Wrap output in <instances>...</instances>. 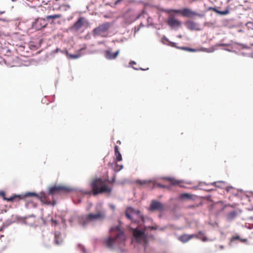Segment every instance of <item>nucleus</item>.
Masks as SVG:
<instances>
[{
    "mask_svg": "<svg viewBox=\"0 0 253 253\" xmlns=\"http://www.w3.org/2000/svg\"><path fill=\"white\" fill-rule=\"evenodd\" d=\"M105 217V212L104 211H100L95 213H89L79 217L80 224L85 227L89 222L97 220H102Z\"/></svg>",
    "mask_w": 253,
    "mask_h": 253,
    "instance_id": "7ed1b4c3",
    "label": "nucleus"
},
{
    "mask_svg": "<svg viewBox=\"0 0 253 253\" xmlns=\"http://www.w3.org/2000/svg\"><path fill=\"white\" fill-rule=\"evenodd\" d=\"M110 232L112 233L115 232L116 237L114 238L109 237L104 240V243L108 248L112 249L115 245L118 246L124 245L126 236L124 231L120 229L119 226L112 227L110 229Z\"/></svg>",
    "mask_w": 253,
    "mask_h": 253,
    "instance_id": "f03ea898",
    "label": "nucleus"
},
{
    "mask_svg": "<svg viewBox=\"0 0 253 253\" xmlns=\"http://www.w3.org/2000/svg\"><path fill=\"white\" fill-rule=\"evenodd\" d=\"M125 214L127 218L134 222L144 221V217L140 214V211H135L131 208H128L126 209Z\"/></svg>",
    "mask_w": 253,
    "mask_h": 253,
    "instance_id": "423d86ee",
    "label": "nucleus"
},
{
    "mask_svg": "<svg viewBox=\"0 0 253 253\" xmlns=\"http://www.w3.org/2000/svg\"><path fill=\"white\" fill-rule=\"evenodd\" d=\"M158 186H159V187H166L165 186L162 185H161V184H158Z\"/></svg>",
    "mask_w": 253,
    "mask_h": 253,
    "instance_id": "c9c22d12",
    "label": "nucleus"
},
{
    "mask_svg": "<svg viewBox=\"0 0 253 253\" xmlns=\"http://www.w3.org/2000/svg\"><path fill=\"white\" fill-rule=\"evenodd\" d=\"M169 14L167 19V25L171 29L177 30L181 27L182 22L177 19L176 16L173 14V12H167Z\"/></svg>",
    "mask_w": 253,
    "mask_h": 253,
    "instance_id": "39448f33",
    "label": "nucleus"
},
{
    "mask_svg": "<svg viewBox=\"0 0 253 253\" xmlns=\"http://www.w3.org/2000/svg\"><path fill=\"white\" fill-rule=\"evenodd\" d=\"M225 191L227 193V196H228L230 198L231 195H235L237 194V191L236 189L235 188L232 187V186H228L225 188Z\"/></svg>",
    "mask_w": 253,
    "mask_h": 253,
    "instance_id": "aec40b11",
    "label": "nucleus"
},
{
    "mask_svg": "<svg viewBox=\"0 0 253 253\" xmlns=\"http://www.w3.org/2000/svg\"><path fill=\"white\" fill-rule=\"evenodd\" d=\"M114 150H115V155L117 161H121L122 160V157L121 154L120 153L118 146L117 145H115L114 147Z\"/></svg>",
    "mask_w": 253,
    "mask_h": 253,
    "instance_id": "412c9836",
    "label": "nucleus"
},
{
    "mask_svg": "<svg viewBox=\"0 0 253 253\" xmlns=\"http://www.w3.org/2000/svg\"><path fill=\"white\" fill-rule=\"evenodd\" d=\"M135 64H136V63H135L134 61H131V62H130V65Z\"/></svg>",
    "mask_w": 253,
    "mask_h": 253,
    "instance_id": "f704fd0d",
    "label": "nucleus"
},
{
    "mask_svg": "<svg viewBox=\"0 0 253 253\" xmlns=\"http://www.w3.org/2000/svg\"><path fill=\"white\" fill-rule=\"evenodd\" d=\"M151 229H152V230H156V227H153V226H152V227H151Z\"/></svg>",
    "mask_w": 253,
    "mask_h": 253,
    "instance_id": "4c0bfd02",
    "label": "nucleus"
},
{
    "mask_svg": "<svg viewBox=\"0 0 253 253\" xmlns=\"http://www.w3.org/2000/svg\"><path fill=\"white\" fill-rule=\"evenodd\" d=\"M166 208L161 202L155 200L152 201L149 210L150 211H157L160 212H163L165 211Z\"/></svg>",
    "mask_w": 253,
    "mask_h": 253,
    "instance_id": "6e6552de",
    "label": "nucleus"
},
{
    "mask_svg": "<svg viewBox=\"0 0 253 253\" xmlns=\"http://www.w3.org/2000/svg\"><path fill=\"white\" fill-rule=\"evenodd\" d=\"M120 53V50H118L115 52H112L110 50H107L105 51V56L108 60H113L116 58Z\"/></svg>",
    "mask_w": 253,
    "mask_h": 253,
    "instance_id": "dca6fc26",
    "label": "nucleus"
},
{
    "mask_svg": "<svg viewBox=\"0 0 253 253\" xmlns=\"http://www.w3.org/2000/svg\"><path fill=\"white\" fill-rule=\"evenodd\" d=\"M196 236L195 234H183L179 237V240L183 243H186Z\"/></svg>",
    "mask_w": 253,
    "mask_h": 253,
    "instance_id": "6ab92c4d",
    "label": "nucleus"
},
{
    "mask_svg": "<svg viewBox=\"0 0 253 253\" xmlns=\"http://www.w3.org/2000/svg\"><path fill=\"white\" fill-rule=\"evenodd\" d=\"M195 235L196 236H195L194 238H197L199 239H201L204 242L207 241L208 240L207 238L205 236L204 234L202 231H200L199 232L198 234Z\"/></svg>",
    "mask_w": 253,
    "mask_h": 253,
    "instance_id": "4be33fe9",
    "label": "nucleus"
},
{
    "mask_svg": "<svg viewBox=\"0 0 253 253\" xmlns=\"http://www.w3.org/2000/svg\"><path fill=\"white\" fill-rule=\"evenodd\" d=\"M12 1H15L16 0H11Z\"/></svg>",
    "mask_w": 253,
    "mask_h": 253,
    "instance_id": "79ce46f5",
    "label": "nucleus"
},
{
    "mask_svg": "<svg viewBox=\"0 0 253 253\" xmlns=\"http://www.w3.org/2000/svg\"><path fill=\"white\" fill-rule=\"evenodd\" d=\"M167 12H174L180 14L183 16H189L194 14V12L189 8H185L183 9H169L166 11Z\"/></svg>",
    "mask_w": 253,
    "mask_h": 253,
    "instance_id": "1a4fd4ad",
    "label": "nucleus"
},
{
    "mask_svg": "<svg viewBox=\"0 0 253 253\" xmlns=\"http://www.w3.org/2000/svg\"><path fill=\"white\" fill-rule=\"evenodd\" d=\"M63 239L62 238L61 233L58 231L55 232L54 233V243L56 245H59L62 243Z\"/></svg>",
    "mask_w": 253,
    "mask_h": 253,
    "instance_id": "a211bd4d",
    "label": "nucleus"
},
{
    "mask_svg": "<svg viewBox=\"0 0 253 253\" xmlns=\"http://www.w3.org/2000/svg\"><path fill=\"white\" fill-rule=\"evenodd\" d=\"M123 168V165H119L116 164V166L114 169L116 171H119L121 170Z\"/></svg>",
    "mask_w": 253,
    "mask_h": 253,
    "instance_id": "c756f323",
    "label": "nucleus"
},
{
    "mask_svg": "<svg viewBox=\"0 0 253 253\" xmlns=\"http://www.w3.org/2000/svg\"><path fill=\"white\" fill-rule=\"evenodd\" d=\"M111 27V24L109 22L104 23L94 28L92 33L94 36H99L102 37H107L108 29Z\"/></svg>",
    "mask_w": 253,
    "mask_h": 253,
    "instance_id": "0eeeda50",
    "label": "nucleus"
},
{
    "mask_svg": "<svg viewBox=\"0 0 253 253\" xmlns=\"http://www.w3.org/2000/svg\"><path fill=\"white\" fill-rule=\"evenodd\" d=\"M248 30H253V22H248L246 24Z\"/></svg>",
    "mask_w": 253,
    "mask_h": 253,
    "instance_id": "cd10ccee",
    "label": "nucleus"
},
{
    "mask_svg": "<svg viewBox=\"0 0 253 253\" xmlns=\"http://www.w3.org/2000/svg\"><path fill=\"white\" fill-rule=\"evenodd\" d=\"M0 196H1L3 200H6L8 202H12L18 198L19 199H23V195H14L9 198H7L5 197V192L2 191H0Z\"/></svg>",
    "mask_w": 253,
    "mask_h": 253,
    "instance_id": "2eb2a0df",
    "label": "nucleus"
},
{
    "mask_svg": "<svg viewBox=\"0 0 253 253\" xmlns=\"http://www.w3.org/2000/svg\"><path fill=\"white\" fill-rule=\"evenodd\" d=\"M229 13V11L228 10L222 11V15H226Z\"/></svg>",
    "mask_w": 253,
    "mask_h": 253,
    "instance_id": "2f4dec72",
    "label": "nucleus"
},
{
    "mask_svg": "<svg viewBox=\"0 0 253 253\" xmlns=\"http://www.w3.org/2000/svg\"><path fill=\"white\" fill-rule=\"evenodd\" d=\"M178 37L181 38L182 37V36L181 35H179V36H178Z\"/></svg>",
    "mask_w": 253,
    "mask_h": 253,
    "instance_id": "a19ab883",
    "label": "nucleus"
},
{
    "mask_svg": "<svg viewBox=\"0 0 253 253\" xmlns=\"http://www.w3.org/2000/svg\"><path fill=\"white\" fill-rule=\"evenodd\" d=\"M175 44H176V43H174V42H171V44H170L171 46H173V47H177L176 46Z\"/></svg>",
    "mask_w": 253,
    "mask_h": 253,
    "instance_id": "72a5a7b5",
    "label": "nucleus"
},
{
    "mask_svg": "<svg viewBox=\"0 0 253 253\" xmlns=\"http://www.w3.org/2000/svg\"><path fill=\"white\" fill-rule=\"evenodd\" d=\"M84 25V18L80 17L78 20L70 27V30L74 31H78Z\"/></svg>",
    "mask_w": 253,
    "mask_h": 253,
    "instance_id": "4468645a",
    "label": "nucleus"
},
{
    "mask_svg": "<svg viewBox=\"0 0 253 253\" xmlns=\"http://www.w3.org/2000/svg\"><path fill=\"white\" fill-rule=\"evenodd\" d=\"M115 181L116 175H114L110 180H109L108 175L103 178L99 177L94 179L90 183L93 195L95 196L101 193L110 194L112 191V188L106 183L112 185Z\"/></svg>",
    "mask_w": 253,
    "mask_h": 253,
    "instance_id": "f257e3e1",
    "label": "nucleus"
},
{
    "mask_svg": "<svg viewBox=\"0 0 253 253\" xmlns=\"http://www.w3.org/2000/svg\"><path fill=\"white\" fill-rule=\"evenodd\" d=\"M180 197L181 199H190L192 198V195L188 193H183L180 195Z\"/></svg>",
    "mask_w": 253,
    "mask_h": 253,
    "instance_id": "a878e982",
    "label": "nucleus"
},
{
    "mask_svg": "<svg viewBox=\"0 0 253 253\" xmlns=\"http://www.w3.org/2000/svg\"><path fill=\"white\" fill-rule=\"evenodd\" d=\"M241 212V211L240 210H236L229 212L226 215V218L228 220H231L236 217Z\"/></svg>",
    "mask_w": 253,
    "mask_h": 253,
    "instance_id": "f3484780",
    "label": "nucleus"
},
{
    "mask_svg": "<svg viewBox=\"0 0 253 253\" xmlns=\"http://www.w3.org/2000/svg\"><path fill=\"white\" fill-rule=\"evenodd\" d=\"M62 17V15L60 14H54V15H47L46 17V19L47 20H49L50 19H55L57 18H60Z\"/></svg>",
    "mask_w": 253,
    "mask_h": 253,
    "instance_id": "5701e85b",
    "label": "nucleus"
},
{
    "mask_svg": "<svg viewBox=\"0 0 253 253\" xmlns=\"http://www.w3.org/2000/svg\"><path fill=\"white\" fill-rule=\"evenodd\" d=\"M124 0H117L115 1V5H117L118 4V3H119L120 2H121V1H123Z\"/></svg>",
    "mask_w": 253,
    "mask_h": 253,
    "instance_id": "473e14b6",
    "label": "nucleus"
},
{
    "mask_svg": "<svg viewBox=\"0 0 253 253\" xmlns=\"http://www.w3.org/2000/svg\"><path fill=\"white\" fill-rule=\"evenodd\" d=\"M196 207V206H194V205L189 206V207H190V208H195V207Z\"/></svg>",
    "mask_w": 253,
    "mask_h": 253,
    "instance_id": "58836bf2",
    "label": "nucleus"
},
{
    "mask_svg": "<svg viewBox=\"0 0 253 253\" xmlns=\"http://www.w3.org/2000/svg\"><path fill=\"white\" fill-rule=\"evenodd\" d=\"M47 23L45 19L42 18H37L35 22L33 24L32 27L36 30H41L45 28Z\"/></svg>",
    "mask_w": 253,
    "mask_h": 253,
    "instance_id": "9d476101",
    "label": "nucleus"
},
{
    "mask_svg": "<svg viewBox=\"0 0 253 253\" xmlns=\"http://www.w3.org/2000/svg\"><path fill=\"white\" fill-rule=\"evenodd\" d=\"M51 224L52 225L56 226V225H58L59 223V222L57 220H54L52 218L51 219Z\"/></svg>",
    "mask_w": 253,
    "mask_h": 253,
    "instance_id": "7c9ffc66",
    "label": "nucleus"
},
{
    "mask_svg": "<svg viewBox=\"0 0 253 253\" xmlns=\"http://www.w3.org/2000/svg\"><path fill=\"white\" fill-rule=\"evenodd\" d=\"M152 181L150 180H136L135 182L137 184H139L141 185H147L149 183H150Z\"/></svg>",
    "mask_w": 253,
    "mask_h": 253,
    "instance_id": "b1692460",
    "label": "nucleus"
},
{
    "mask_svg": "<svg viewBox=\"0 0 253 253\" xmlns=\"http://www.w3.org/2000/svg\"><path fill=\"white\" fill-rule=\"evenodd\" d=\"M167 179L171 183L172 185H175L179 184V182L177 180L171 178H167Z\"/></svg>",
    "mask_w": 253,
    "mask_h": 253,
    "instance_id": "bb28decb",
    "label": "nucleus"
},
{
    "mask_svg": "<svg viewBox=\"0 0 253 253\" xmlns=\"http://www.w3.org/2000/svg\"><path fill=\"white\" fill-rule=\"evenodd\" d=\"M117 143L120 145L121 144V142L120 140H118L117 141Z\"/></svg>",
    "mask_w": 253,
    "mask_h": 253,
    "instance_id": "e433bc0d",
    "label": "nucleus"
},
{
    "mask_svg": "<svg viewBox=\"0 0 253 253\" xmlns=\"http://www.w3.org/2000/svg\"><path fill=\"white\" fill-rule=\"evenodd\" d=\"M185 25L187 29L191 31H200L201 30L200 25L193 21H187L185 22Z\"/></svg>",
    "mask_w": 253,
    "mask_h": 253,
    "instance_id": "ddd939ff",
    "label": "nucleus"
},
{
    "mask_svg": "<svg viewBox=\"0 0 253 253\" xmlns=\"http://www.w3.org/2000/svg\"><path fill=\"white\" fill-rule=\"evenodd\" d=\"M30 196L36 197L43 204L54 206L56 203L55 200L53 199L52 200H50L48 198V195H45L44 193H41L40 195H39L34 192H27L23 195V199Z\"/></svg>",
    "mask_w": 253,
    "mask_h": 253,
    "instance_id": "20e7f679",
    "label": "nucleus"
},
{
    "mask_svg": "<svg viewBox=\"0 0 253 253\" xmlns=\"http://www.w3.org/2000/svg\"><path fill=\"white\" fill-rule=\"evenodd\" d=\"M218 13L221 14V11L215 10Z\"/></svg>",
    "mask_w": 253,
    "mask_h": 253,
    "instance_id": "ea45409f",
    "label": "nucleus"
},
{
    "mask_svg": "<svg viewBox=\"0 0 253 253\" xmlns=\"http://www.w3.org/2000/svg\"><path fill=\"white\" fill-rule=\"evenodd\" d=\"M178 48H180L181 49H182V50L188 51H192L193 52V51H195V49H194L191 48L189 47H178Z\"/></svg>",
    "mask_w": 253,
    "mask_h": 253,
    "instance_id": "c85d7f7f",
    "label": "nucleus"
},
{
    "mask_svg": "<svg viewBox=\"0 0 253 253\" xmlns=\"http://www.w3.org/2000/svg\"><path fill=\"white\" fill-rule=\"evenodd\" d=\"M236 240H240L242 242H243V243L246 242L247 241V239H241L239 236H233L231 238L230 241L231 242H234V241H235Z\"/></svg>",
    "mask_w": 253,
    "mask_h": 253,
    "instance_id": "393cba45",
    "label": "nucleus"
},
{
    "mask_svg": "<svg viewBox=\"0 0 253 253\" xmlns=\"http://www.w3.org/2000/svg\"><path fill=\"white\" fill-rule=\"evenodd\" d=\"M67 191H68V189L66 187L62 186H54L49 188L48 195H51L53 196L56 194H59L62 192Z\"/></svg>",
    "mask_w": 253,
    "mask_h": 253,
    "instance_id": "f8f14e48",
    "label": "nucleus"
},
{
    "mask_svg": "<svg viewBox=\"0 0 253 253\" xmlns=\"http://www.w3.org/2000/svg\"><path fill=\"white\" fill-rule=\"evenodd\" d=\"M145 230L142 231L137 229L133 230V235L134 238L138 242L143 241L146 243V239L144 235Z\"/></svg>",
    "mask_w": 253,
    "mask_h": 253,
    "instance_id": "9b49d317",
    "label": "nucleus"
}]
</instances>
